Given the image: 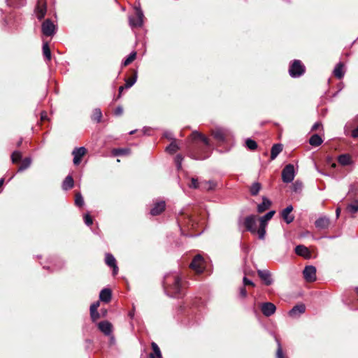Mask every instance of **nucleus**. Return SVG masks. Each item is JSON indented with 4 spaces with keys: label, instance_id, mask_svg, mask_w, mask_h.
<instances>
[{
    "label": "nucleus",
    "instance_id": "f257e3e1",
    "mask_svg": "<svg viewBox=\"0 0 358 358\" xmlns=\"http://www.w3.org/2000/svg\"><path fill=\"white\" fill-rule=\"evenodd\" d=\"M163 284L166 292L171 296H175L180 292L181 278L177 273H167Z\"/></svg>",
    "mask_w": 358,
    "mask_h": 358
},
{
    "label": "nucleus",
    "instance_id": "f03ea898",
    "mask_svg": "<svg viewBox=\"0 0 358 358\" xmlns=\"http://www.w3.org/2000/svg\"><path fill=\"white\" fill-rule=\"evenodd\" d=\"M275 211L271 210L268 213H267L265 215L259 218L260 224L259 228L257 230V234L260 239L264 238L267 223L273 217Z\"/></svg>",
    "mask_w": 358,
    "mask_h": 358
},
{
    "label": "nucleus",
    "instance_id": "7ed1b4c3",
    "mask_svg": "<svg viewBox=\"0 0 358 358\" xmlns=\"http://www.w3.org/2000/svg\"><path fill=\"white\" fill-rule=\"evenodd\" d=\"M305 72V66L300 60H294L290 65L289 73L292 78H298Z\"/></svg>",
    "mask_w": 358,
    "mask_h": 358
},
{
    "label": "nucleus",
    "instance_id": "20e7f679",
    "mask_svg": "<svg viewBox=\"0 0 358 358\" xmlns=\"http://www.w3.org/2000/svg\"><path fill=\"white\" fill-rule=\"evenodd\" d=\"M295 177V171L294 165L287 164L282 171V180L284 182H291Z\"/></svg>",
    "mask_w": 358,
    "mask_h": 358
},
{
    "label": "nucleus",
    "instance_id": "39448f33",
    "mask_svg": "<svg viewBox=\"0 0 358 358\" xmlns=\"http://www.w3.org/2000/svg\"><path fill=\"white\" fill-rule=\"evenodd\" d=\"M136 17L130 16L129 23L131 27H141L143 23V13L139 8H136Z\"/></svg>",
    "mask_w": 358,
    "mask_h": 358
},
{
    "label": "nucleus",
    "instance_id": "423d86ee",
    "mask_svg": "<svg viewBox=\"0 0 358 358\" xmlns=\"http://www.w3.org/2000/svg\"><path fill=\"white\" fill-rule=\"evenodd\" d=\"M41 28L42 32L45 36H52L55 34L56 26L49 19L43 22Z\"/></svg>",
    "mask_w": 358,
    "mask_h": 358
},
{
    "label": "nucleus",
    "instance_id": "0eeeda50",
    "mask_svg": "<svg viewBox=\"0 0 358 358\" xmlns=\"http://www.w3.org/2000/svg\"><path fill=\"white\" fill-rule=\"evenodd\" d=\"M190 267L198 273H202L204 268L203 258L200 255H196L190 264Z\"/></svg>",
    "mask_w": 358,
    "mask_h": 358
},
{
    "label": "nucleus",
    "instance_id": "6e6552de",
    "mask_svg": "<svg viewBox=\"0 0 358 358\" xmlns=\"http://www.w3.org/2000/svg\"><path fill=\"white\" fill-rule=\"evenodd\" d=\"M303 274L306 282H312L316 280V268L313 266H306Z\"/></svg>",
    "mask_w": 358,
    "mask_h": 358
},
{
    "label": "nucleus",
    "instance_id": "1a4fd4ad",
    "mask_svg": "<svg viewBox=\"0 0 358 358\" xmlns=\"http://www.w3.org/2000/svg\"><path fill=\"white\" fill-rule=\"evenodd\" d=\"M47 11L46 1L45 0H38L35 13L38 20H42Z\"/></svg>",
    "mask_w": 358,
    "mask_h": 358
},
{
    "label": "nucleus",
    "instance_id": "9d476101",
    "mask_svg": "<svg viewBox=\"0 0 358 358\" xmlns=\"http://www.w3.org/2000/svg\"><path fill=\"white\" fill-rule=\"evenodd\" d=\"M213 136L218 141H224L231 136V132L228 129L217 128L213 131Z\"/></svg>",
    "mask_w": 358,
    "mask_h": 358
},
{
    "label": "nucleus",
    "instance_id": "9b49d317",
    "mask_svg": "<svg viewBox=\"0 0 358 358\" xmlns=\"http://www.w3.org/2000/svg\"><path fill=\"white\" fill-rule=\"evenodd\" d=\"M87 150L84 147H80L73 150L72 155H73V164L78 165L82 159V157L86 154Z\"/></svg>",
    "mask_w": 358,
    "mask_h": 358
},
{
    "label": "nucleus",
    "instance_id": "f8f14e48",
    "mask_svg": "<svg viewBox=\"0 0 358 358\" xmlns=\"http://www.w3.org/2000/svg\"><path fill=\"white\" fill-rule=\"evenodd\" d=\"M261 310L262 311V313L265 316L268 317V316H271L273 314H274V313L275 312V310H276V307L272 303L266 302V303H263L261 305Z\"/></svg>",
    "mask_w": 358,
    "mask_h": 358
},
{
    "label": "nucleus",
    "instance_id": "ddd939ff",
    "mask_svg": "<svg viewBox=\"0 0 358 358\" xmlns=\"http://www.w3.org/2000/svg\"><path fill=\"white\" fill-rule=\"evenodd\" d=\"M98 328L106 336H110L113 331V325L108 321L100 322Z\"/></svg>",
    "mask_w": 358,
    "mask_h": 358
},
{
    "label": "nucleus",
    "instance_id": "4468645a",
    "mask_svg": "<svg viewBox=\"0 0 358 358\" xmlns=\"http://www.w3.org/2000/svg\"><path fill=\"white\" fill-rule=\"evenodd\" d=\"M245 227L250 232L255 234L257 233V230L256 229V217L251 215L247 217L245 220Z\"/></svg>",
    "mask_w": 358,
    "mask_h": 358
},
{
    "label": "nucleus",
    "instance_id": "2eb2a0df",
    "mask_svg": "<svg viewBox=\"0 0 358 358\" xmlns=\"http://www.w3.org/2000/svg\"><path fill=\"white\" fill-rule=\"evenodd\" d=\"M293 210L292 206H288L281 212V215L283 220L286 222V223L289 224L293 222L294 217L292 215V211Z\"/></svg>",
    "mask_w": 358,
    "mask_h": 358
},
{
    "label": "nucleus",
    "instance_id": "dca6fc26",
    "mask_svg": "<svg viewBox=\"0 0 358 358\" xmlns=\"http://www.w3.org/2000/svg\"><path fill=\"white\" fill-rule=\"evenodd\" d=\"M105 262L108 266L113 268V275H116L118 272V267L117 266L116 260L113 255H112L110 253H107L106 255Z\"/></svg>",
    "mask_w": 358,
    "mask_h": 358
},
{
    "label": "nucleus",
    "instance_id": "f3484780",
    "mask_svg": "<svg viewBox=\"0 0 358 358\" xmlns=\"http://www.w3.org/2000/svg\"><path fill=\"white\" fill-rule=\"evenodd\" d=\"M315 227L319 229H327L330 225V220L326 216L319 217L315 222Z\"/></svg>",
    "mask_w": 358,
    "mask_h": 358
},
{
    "label": "nucleus",
    "instance_id": "a211bd4d",
    "mask_svg": "<svg viewBox=\"0 0 358 358\" xmlns=\"http://www.w3.org/2000/svg\"><path fill=\"white\" fill-rule=\"evenodd\" d=\"M295 252L305 259H310L311 258V254L309 251L308 248L304 245H299L296 247L295 248Z\"/></svg>",
    "mask_w": 358,
    "mask_h": 358
},
{
    "label": "nucleus",
    "instance_id": "6ab92c4d",
    "mask_svg": "<svg viewBox=\"0 0 358 358\" xmlns=\"http://www.w3.org/2000/svg\"><path fill=\"white\" fill-rule=\"evenodd\" d=\"M306 308L303 304L295 306L289 312V315L292 317H296L305 312Z\"/></svg>",
    "mask_w": 358,
    "mask_h": 358
},
{
    "label": "nucleus",
    "instance_id": "aec40b11",
    "mask_svg": "<svg viewBox=\"0 0 358 358\" xmlns=\"http://www.w3.org/2000/svg\"><path fill=\"white\" fill-rule=\"evenodd\" d=\"M99 305V302L96 301L90 306V316L93 322H96L100 317V315L97 311Z\"/></svg>",
    "mask_w": 358,
    "mask_h": 358
},
{
    "label": "nucleus",
    "instance_id": "412c9836",
    "mask_svg": "<svg viewBox=\"0 0 358 358\" xmlns=\"http://www.w3.org/2000/svg\"><path fill=\"white\" fill-rule=\"evenodd\" d=\"M165 209V202L159 201L155 204L154 207L150 210L152 215H157L162 213Z\"/></svg>",
    "mask_w": 358,
    "mask_h": 358
},
{
    "label": "nucleus",
    "instance_id": "4be33fe9",
    "mask_svg": "<svg viewBox=\"0 0 358 358\" xmlns=\"http://www.w3.org/2000/svg\"><path fill=\"white\" fill-rule=\"evenodd\" d=\"M99 299L103 302L108 303L111 299L110 289L107 288L102 289L99 294Z\"/></svg>",
    "mask_w": 358,
    "mask_h": 358
},
{
    "label": "nucleus",
    "instance_id": "5701e85b",
    "mask_svg": "<svg viewBox=\"0 0 358 358\" xmlns=\"http://www.w3.org/2000/svg\"><path fill=\"white\" fill-rule=\"evenodd\" d=\"M334 76L341 79L343 77L344 74H345V71H344V64L341 62H339L338 64H336V66H335L334 68Z\"/></svg>",
    "mask_w": 358,
    "mask_h": 358
},
{
    "label": "nucleus",
    "instance_id": "b1692460",
    "mask_svg": "<svg viewBox=\"0 0 358 358\" xmlns=\"http://www.w3.org/2000/svg\"><path fill=\"white\" fill-rule=\"evenodd\" d=\"M74 185V181L71 176H68L65 178L62 182V189L64 190H69Z\"/></svg>",
    "mask_w": 358,
    "mask_h": 358
},
{
    "label": "nucleus",
    "instance_id": "393cba45",
    "mask_svg": "<svg viewBox=\"0 0 358 358\" xmlns=\"http://www.w3.org/2000/svg\"><path fill=\"white\" fill-rule=\"evenodd\" d=\"M258 274L259 277L265 282L266 285H270L272 284L273 280L271 278V275L268 272L266 271H258Z\"/></svg>",
    "mask_w": 358,
    "mask_h": 358
},
{
    "label": "nucleus",
    "instance_id": "a878e982",
    "mask_svg": "<svg viewBox=\"0 0 358 358\" xmlns=\"http://www.w3.org/2000/svg\"><path fill=\"white\" fill-rule=\"evenodd\" d=\"M262 200V203L257 206V211L259 213H263L271 205V202L267 198L263 197Z\"/></svg>",
    "mask_w": 358,
    "mask_h": 358
},
{
    "label": "nucleus",
    "instance_id": "bb28decb",
    "mask_svg": "<svg viewBox=\"0 0 358 358\" xmlns=\"http://www.w3.org/2000/svg\"><path fill=\"white\" fill-rule=\"evenodd\" d=\"M200 187L205 190H212L216 187V183L213 180L203 181L200 183Z\"/></svg>",
    "mask_w": 358,
    "mask_h": 358
},
{
    "label": "nucleus",
    "instance_id": "cd10ccee",
    "mask_svg": "<svg viewBox=\"0 0 358 358\" xmlns=\"http://www.w3.org/2000/svg\"><path fill=\"white\" fill-rule=\"evenodd\" d=\"M282 147L280 144H275L271 148V158L274 159L278 154L282 151Z\"/></svg>",
    "mask_w": 358,
    "mask_h": 358
},
{
    "label": "nucleus",
    "instance_id": "c85d7f7f",
    "mask_svg": "<svg viewBox=\"0 0 358 358\" xmlns=\"http://www.w3.org/2000/svg\"><path fill=\"white\" fill-rule=\"evenodd\" d=\"M309 143L313 146H318L322 144V139L320 136L315 134L311 136L309 140Z\"/></svg>",
    "mask_w": 358,
    "mask_h": 358
},
{
    "label": "nucleus",
    "instance_id": "c756f323",
    "mask_svg": "<svg viewBox=\"0 0 358 358\" xmlns=\"http://www.w3.org/2000/svg\"><path fill=\"white\" fill-rule=\"evenodd\" d=\"M262 188V185L259 182H255L252 183L250 188V191L252 195H257Z\"/></svg>",
    "mask_w": 358,
    "mask_h": 358
},
{
    "label": "nucleus",
    "instance_id": "7c9ffc66",
    "mask_svg": "<svg viewBox=\"0 0 358 358\" xmlns=\"http://www.w3.org/2000/svg\"><path fill=\"white\" fill-rule=\"evenodd\" d=\"M338 162L341 165L346 166L351 163V158L348 155H342L338 157Z\"/></svg>",
    "mask_w": 358,
    "mask_h": 358
},
{
    "label": "nucleus",
    "instance_id": "2f4dec72",
    "mask_svg": "<svg viewBox=\"0 0 358 358\" xmlns=\"http://www.w3.org/2000/svg\"><path fill=\"white\" fill-rule=\"evenodd\" d=\"M31 164V159L30 157H27L24 159L22 162L21 165L18 168V171H22L29 167Z\"/></svg>",
    "mask_w": 358,
    "mask_h": 358
},
{
    "label": "nucleus",
    "instance_id": "473e14b6",
    "mask_svg": "<svg viewBox=\"0 0 358 358\" xmlns=\"http://www.w3.org/2000/svg\"><path fill=\"white\" fill-rule=\"evenodd\" d=\"M43 53L48 61L51 59V52L48 43H44L43 45Z\"/></svg>",
    "mask_w": 358,
    "mask_h": 358
},
{
    "label": "nucleus",
    "instance_id": "72a5a7b5",
    "mask_svg": "<svg viewBox=\"0 0 358 358\" xmlns=\"http://www.w3.org/2000/svg\"><path fill=\"white\" fill-rule=\"evenodd\" d=\"M101 117H102V113H101V111L99 108H95L94 110H93V114H92V120L96 121L97 122H99L101 120Z\"/></svg>",
    "mask_w": 358,
    "mask_h": 358
},
{
    "label": "nucleus",
    "instance_id": "f704fd0d",
    "mask_svg": "<svg viewBox=\"0 0 358 358\" xmlns=\"http://www.w3.org/2000/svg\"><path fill=\"white\" fill-rule=\"evenodd\" d=\"M151 345H152V350L154 352V353H152V354L155 355V357L156 358H162V355L160 349L158 347V345L154 342L152 343Z\"/></svg>",
    "mask_w": 358,
    "mask_h": 358
},
{
    "label": "nucleus",
    "instance_id": "c9c22d12",
    "mask_svg": "<svg viewBox=\"0 0 358 358\" xmlns=\"http://www.w3.org/2000/svg\"><path fill=\"white\" fill-rule=\"evenodd\" d=\"M347 210L351 213H357L358 211V201H355L349 204L347 207Z\"/></svg>",
    "mask_w": 358,
    "mask_h": 358
},
{
    "label": "nucleus",
    "instance_id": "e433bc0d",
    "mask_svg": "<svg viewBox=\"0 0 358 358\" xmlns=\"http://www.w3.org/2000/svg\"><path fill=\"white\" fill-rule=\"evenodd\" d=\"M136 57V52H132L130 53V55L127 57V58L124 61L123 66H126L129 65L130 63H131Z\"/></svg>",
    "mask_w": 358,
    "mask_h": 358
},
{
    "label": "nucleus",
    "instance_id": "4c0bfd02",
    "mask_svg": "<svg viewBox=\"0 0 358 358\" xmlns=\"http://www.w3.org/2000/svg\"><path fill=\"white\" fill-rule=\"evenodd\" d=\"M136 80H137V73L135 72L133 78H128L127 80H126L125 88L131 87L136 82Z\"/></svg>",
    "mask_w": 358,
    "mask_h": 358
},
{
    "label": "nucleus",
    "instance_id": "58836bf2",
    "mask_svg": "<svg viewBox=\"0 0 358 358\" xmlns=\"http://www.w3.org/2000/svg\"><path fill=\"white\" fill-rule=\"evenodd\" d=\"M179 149L178 145L176 144V141H173L167 148L166 151L169 152L171 154L175 153Z\"/></svg>",
    "mask_w": 358,
    "mask_h": 358
},
{
    "label": "nucleus",
    "instance_id": "ea45409f",
    "mask_svg": "<svg viewBox=\"0 0 358 358\" xmlns=\"http://www.w3.org/2000/svg\"><path fill=\"white\" fill-rule=\"evenodd\" d=\"M245 145L248 149L252 150H255L257 147V143L250 138H248L245 141Z\"/></svg>",
    "mask_w": 358,
    "mask_h": 358
},
{
    "label": "nucleus",
    "instance_id": "a19ab883",
    "mask_svg": "<svg viewBox=\"0 0 358 358\" xmlns=\"http://www.w3.org/2000/svg\"><path fill=\"white\" fill-rule=\"evenodd\" d=\"M22 158V154L21 152L18 151H15L13 152L11 155V160L13 163H17Z\"/></svg>",
    "mask_w": 358,
    "mask_h": 358
},
{
    "label": "nucleus",
    "instance_id": "79ce46f5",
    "mask_svg": "<svg viewBox=\"0 0 358 358\" xmlns=\"http://www.w3.org/2000/svg\"><path fill=\"white\" fill-rule=\"evenodd\" d=\"M75 203L78 206H82L84 204V200L80 193H76L75 198Z\"/></svg>",
    "mask_w": 358,
    "mask_h": 358
},
{
    "label": "nucleus",
    "instance_id": "37998d69",
    "mask_svg": "<svg viewBox=\"0 0 358 358\" xmlns=\"http://www.w3.org/2000/svg\"><path fill=\"white\" fill-rule=\"evenodd\" d=\"M277 344H278V348H277V352H276L277 358H286L285 355L283 353L281 344L278 341H277Z\"/></svg>",
    "mask_w": 358,
    "mask_h": 358
},
{
    "label": "nucleus",
    "instance_id": "c03bdc74",
    "mask_svg": "<svg viewBox=\"0 0 358 358\" xmlns=\"http://www.w3.org/2000/svg\"><path fill=\"white\" fill-rule=\"evenodd\" d=\"M112 153L115 156L127 155L129 153V150H127V149H114L112 151Z\"/></svg>",
    "mask_w": 358,
    "mask_h": 358
},
{
    "label": "nucleus",
    "instance_id": "a18cd8bd",
    "mask_svg": "<svg viewBox=\"0 0 358 358\" xmlns=\"http://www.w3.org/2000/svg\"><path fill=\"white\" fill-rule=\"evenodd\" d=\"M84 220H85V223L88 226L92 224V223H93L92 219L88 213L85 215Z\"/></svg>",
    "mask_w": 358,
    "mask_h": 358
},
{
    "label": "nucleus",
    "instance_id": "49530a36",
    "mask_svg": "<svg viewBox=\"0 0 358 358\" xmlns=\"http://www.w3.org/2000/svg\"><path fill=\"white\" fill-rule=\"evenodd\" d=\"M189 187L192 188H198L199 187H200V185H199V182L196 179L192 178Z\"/></svg>",
    "mask_w": 358,
    "mask_h": 358
},
{
    "label": "nucleus",
    "instance_id": "de8ad7c7",
    "mask_svg": "<svg viewBox=\"0 0 358 358\" xmlns=\"http://www.w3.org/2000/svg\"><path fill=\"white\" fill-rule=\"evenodd\" d=\"M203 134L195 131H193L192 134V138L193 139H200V138L201 137Z\"/></svg>",
    "mask_w": 358,
    "mask_h": 358
},
{
    "label": "nucleus",
    "instance_id": "09e8293b",
    "mask_svg": "<svg viewBox=\"0 0 358 358\" xmlns=\"http://www.w3.org/2000/svg\"><path fill=\"white\" fill-rule=\"evenodd\" d=\"M243 282L244 285H251L253 287L255 286V284L246 277L243 278Z\"/></svg>",
    "mask_w": 358,
    "mask_h": 358
},
{
    "label": "nucleus",
    "instance_id": "8fccbe9b",
    "mask_svg": "<svg viewBox=\"0 0 358 358\" xmlns=\"http://www.w3.org/2000/svg\"><path fill=\"white\" fill-rule=\"evenodd\" d=\"M182 159V157L180 155H178L176 157V162L177 164V166H178V169H180V166H181Z\"/></svg>",
    "mask_w": 358,
    "mask_h": 358
},
{
    "label": "nucleus",
    "instance_id": "3c124183",
    "mask_svg": "<svg viewBox=\"0 0 358 358\" xmlns=\"http://www.w3.org/2000/svg\"><path fill=\"white\" fill-rule=\"evenodd\" d=\"M115 115H120L122 114L123 113V108L121 107V106H118L115 110Z\"/></svg>",
    "mask_w": 358,
    "mask_h": 358
},
{
    "label": "nucleus",
    "instance_id": "603ef678",
    "mask_svg": "<svg viewBox=\"0 0 358 358\" xmlns=\"http://www.w3.org/2000/svg\"><path fill=\"white\" fill-rule=\"evenodd\" d=\"M240 295L241 297L245 298L247 296L246 289L244 287L240 289Z\"/></svg>",
    "mask_w": 358,
    "mask_h": 358
},
{
    "label": "nucleus",
    "instance_id": "864d4df0",
    "mask_svg": "<svg viewBox=\"0 0 358 358\" xmlns=\"http://www.w3.org/2000/svg\"><path fill=\"white\" fill-rule=\"evenodd\" d=\"M200 140L202 141L206 145H208V139L204 136L203 135L201 136L200 138Z\"/></svg>",
    "mask_w": 358,
    "mask_h": 358
},
{
    "label": "nucleus",
    "instance_id": "5fc2aeb1",
    "mask_svg": "<svg viewBox=\"0 0 358 358\" xmlns=\"http://www.w3.org/2000/svg\"><path fill=\"white\" fill-rule=\"evenodd\" d=\"M321 126L320 123L316 122L313 124L312 130H317Z\"/></svg>",
    "mask_w": 358,
    "mask_h": 358
},
{
    "label": "nucleus",
    "instance_id": "6e6d98bb",
    "mask_svg": "<svg viewBox=\"0 0 358 358\" xmlns=\"http://www.w3.org/2000/svg\"><path fill=\"white\" fill-rule=\"evenodd\" d=\"M352 136L355 138L358 137V127L352 131Z\"/></svg>",
    "mask_w": 358,
    "mask_h": 358
},
{
    "label": "nucleus",
    "instance_id": "4d7b16f0",
    "mask_svg": "<svg viewBox=\"0 0 358 358\" xmlns=\"http://www.w3.org/2000/svg\"><path fill=\"white\" fill-rule=\"evenodd\" d=\"M340 213H341V208H337L336 210V215L337 217H338V216L340 215Z\"/></svg>",
    "mask_w": 358,
    "mask_h": 358
},
{
    "label": "nucleus",
    "instance_id": "13d9d810",
    "mask_svg": "<svg viewBox=\"0 0 358 358\" xmlns=\"http://www.w3.org/2000/svg\"><path fill=\"white\" fill-rule=\"evenodd\" d=\"M164 136L168 138L172 139V134L171 133H165Z\"/></svg>",
    "mask_w": 358,
    "mask_h": 358
},
{
    "label": "nucleus",
    "instance_id": "bf43d9fd",
    "mask_svg": "<svg viewBox=\"0 0 358 358\" xmlns=\"http://www.w3.org/2000/svg\"><path fill=\"white\" fill-rule=\"evenodd\" d=\"M125 88V85L124 86H121L119 87V92L120 94H121L123 91V90Z\"/></svg>",
    "mask_w": 358,
    "mask_h": 358
},
{
    "label": "nucleus",
    "instance_id": "052dcab7",
    "mask_svg": "<svg viewBox=\"0 0 358 358\" xmlns=\"http://www.w3.org/2000/svg\"><path fill=\"white\" fill-rule=\"evenodd\" d=\"M3 183V179H0V187H1Z\"/></svg>",
    "mask_w": 358,
    "mask_h": 358
},
{
    "label": "nucleus",
    "instance_id": "680f3d73",
    "mask_svg": "<svg viewBox=\"0 0 358 358\" xmlns=\"http://www.w3.org/2000/svg\"><path fill=\"white\" fill-rule=\"evenodd\" d=\"M150 358H156L153 354L150 355Z\"/></svg>",
    "mask_w": 358,
    "mask_h": 358
},
{
    "label": "nucleus",
    "instance_id": "e2e57ef3",
    "mask_svg": "<svg viewBox=\"0 0 358 358\" xmlns=\"http://www.w3.org/2000/svg\"><path fill=\"white\" fill-rule=\"evenodd\" d=\"M336 164H335V163H333V164H331V166H332L333 168H335V167H336Z\"/></svg>",
    "mask_w": 358,
    "mask_h": 358
},
{
    "label": "nucleus",
    "instance_id": "0e129e2a",
    "mask_svg": "<svg viewBox=\"0 0 358 358\" xmlns=\"http://www.w3.org/2000/svg\"><path fill=\"white\" fill-rule=\"evenodd\" d=\"M44 117H45V115H44L43 114H42V115H41V118H42V119H44Z\"/></svg>",
    "mask_w": 358,
    "mask_h": 358
},
{
    "label": "nucleus",
    "instance_id": "69168bd1",
    "mask_svg": "<svg viewBox=\"0 0 358 358\" xmlns=\"http://www.w3.org/2000/svg\"><path fill=\"white\" fill-rule=\"evenodd\" d=\"M356 292L358 294V287L356 288Z\"/></svg>",
    "mask_w": 358,
    "mask_h": 358
},
{
    "label": "nucleus",
    "instance_id": "338daca9",
    "mask_svg": "<svg viewBox=\"0 0 358 358\" xmlns=\"http://www.w3.org/2000/svg\"><path fill=\"white\" fill-rule=\"evenodd\" d=\"M134 133V131H132L130 132V134H132Z\"/></svg>",
    "mask_w": 358,
    "mask_h": 358
}]
</instances>
